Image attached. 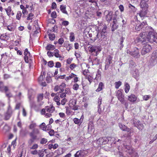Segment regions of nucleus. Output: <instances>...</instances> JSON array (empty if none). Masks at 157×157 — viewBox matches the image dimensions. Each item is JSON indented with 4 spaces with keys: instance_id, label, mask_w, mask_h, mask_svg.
<instances>
[{
    "instance_id": "58836bf2",
    "label": "nucleus",
    "mask_w": 157,
    "mask_h": 157,
    "mask_svg": "<svg viewBox=\"0 0 157 157\" xmlns=\"http://www.w3.org/2000/svg\"><path fill=\"white\" fill-rule=\"evenodd\" d=\"M21 16L22 13L21 12L19 11H18L17 12L16 15V19L18 20H20L21 19Z\"/></svg>"
},
{
    "instance_id": "de8ad7c7",
    "label": "nucleus",
    "mask_w": 157,
    "mask_h": 157,
    "mask_svg": "<svg viewBox=\"0 0 157 157\" xmlns=\"http://www.w3.org/2000/svg\"><path fill=\"white\" fill-rule=\"evenodd\" d=\"M38 155L39 157H43L44 155V151L43 150L39 151V152H38Z\"/></svg>"
},
{
    "instance_id": "4468645a",
    "label": "nucleus",
    "mask_w": 157,
    "mask_h": 157,
    "mask_svg": "<svg viewBox=\"0 0 157 157\" xmlns=\"http://www.w3.org/2000/svg\"><path fill=\"white\" fill-rule=\"evenodd\" d=\"M119 126L120 128L123 131H126L128 132L127 135L125 136L127 137L130 135L132 133V131L130 128H128L127 126L122 124L121 123H119Z\"/></svg>"
},
{
    "instance_id": "c756f323",
    "label": "nucleus",
    "mask_w": 157,
    "mask_h": 157,
    "mask_svg": "<svg viewBox=\"0 0 157 157\" xmlns=\"http://www.w3.org/2000/svg\"><path fill=\"white\" fill-rule=\"evenodd\" d=\"M101 71L99 69L98 70L95 79L97 80L101 79Z\"/></svg>"
},
{
    "instance_id": "0e129e2a",
    "label": "nucleus",
    "mask_w": 157,
    "mask_h": 157,
    "mask_svg": "<svg viewBox=\"0 0 157 157\" xmlns=\"http://www.w3.org/2000/svg\"><path fill=\"white\" fill-rule=\"evenodd\" d=\"M7 28L8 30H9L10 31H14L15 30V28L12 26H10L9 25L7 27Z\"/></svg>"
},
{
    "instance_id": "4be33fe9",
    "label": "nucleus",
    "mask_w": 157,
    "mask_h": 157,
    "mask_svg": "<svg viewBox=\"0 0 157 157\" xmlns=\"http://www.w3.org/2000/svg\"><path fill=\"white\" fill-rule=\"evenodd\" d=\"M134 126L136 127L139 130H142L143 128V124L140 123V121H138L134 123Z\"/></svg>"
},
{
    "instance_id": "37998d69",
    "label": "nucleus",
    "mask_w": 157,
    "mask_h": 157,
    "mask_svg": "<svg viewBox=\"0 0 157 157\" xmlns=\"http://www.w3.org/2000/svg\"><path fill=\"white\" fill-rule=\"evenodd\" d=\"M69 37L70 40L72 42L74 41L75 39V34L74 33H70V35Z\"/></svg>"
},
{
    "instance_id": "e2e57ef3",
    "label": "nucleus",
    "mask_w": 157,
    "mask_h": 157,
    "mask_svg": "<svg viewBox=\"0 0 157 157\" xmlns=\"http://www.w3.org/2000/svg\"><path fill=\"white\" fill-rule=\"evenodd\" d=\"M48 23L53 24L56 23V20L54 18L49 19L48 20Z\"/></svg>"
},
{
    "instance_id": "13d9d810",
    "label": "nucleus",
    "mask_w": 157,
    "mask_h": 157,
    "mask_svg": "<svg viewBox=\"0 0 157 157\" xmlns=\"http://www.w3.org/2000/svg\"><path fill=\"white\" fill-rule=\"evenodd\" d=\"M11 77L10 76V75L5 74L3 75V78L4 80H6L10 78Z\"/></svg>"
},
{
    "instance_id": "9d476101",
    "label": "nucleus",
    "mask_w": 157,
    "mask_h": 157,
    "mask_svg": "<svg viewBox=\"0 0 157 157\" xmlns=\"http://www.w3.org/2000/svg\"><path fill=\"white\" fill-rule=\"evenodd\" d=\"M59 146V144L56 143H55L53 140L49 141L47 144L48 148L50 150H52L56 149Z\"/></svg>"
},
{
    "instance_id": "a878e982",
    "label": "nucleus",
    "mask_w": 157,
    "mask_h": 157,
    "mask_svg": "<svg viewBox=\"0 0 157 157\" xmlns=\"http://www.w3.org/2000/svg\"><path fill=\"white\" fill-rule=\"evenodd\" d=\"M55 153L56 154L55 157H57L61 155L63 153V149L62 148H59L55 151Z\"/></svg>"
},
{
    "instance_id": "69168bd1",
    "label": "nucleus",
    "mask_w": 157,
    "mask_h": 157,
    "mask_svg": "<svg viewBox=\"0 0 157 157\" xmlns=\"http://www.w3.org/2000/svg\"><path fill=\"white\" fill-rule=\"evenodd\" d=\"M60 94L59 95V97L62 98H65L66 97V95L64 92H63L61 93H60Z\"/></svg>"
},
{
    "instance_id": "5701e85b",
    "label": "nucleus",
    "mask_w": 157,
    "mask_h": 157,
    "mask_svg": "<svg viewBox=\"0 0 157 157\" xmlns=\"http://www.w3.org/2000/svg\"><path fill=\"white\" fill-rule=\"evenodd\" d=\"M64 47L66 48L67 51H69L73 48V45L69 43L68 42H65L64 44Z\"/></svg>"
},
{
    "instance_id": "bb28decb",
    "label": "nucleus",
    "mask_w": 157,
    "mask_h": 157,
    "mask_svg": "<svg viewBox=\"0 0 157 157\" xmlns=\"http://www.w3.org/2000/svg\"><path fill=\"white\" fill-rule=\"evenodd\" d=\"M104 87V85L103 82H99L98 84V88L95 90L97 92H99L100 91L103 89V88Z\"/></svg>"
},
{
    "instance_id": "f03ea898",
    "label": "nucleus",
    "mask_w": 157,
    "mask_h": 157,
    "mask_svg": "<svg viewBox=\"0 0 157 157\" xmlns=\"http://www.w3.org/2000/svg\"><path fill=\"white\" fill-rule=\"evenodd\" d=\"M55 110V108L53 105L47 106L42 109L41 113V114L44 115L46 118H48L52 116V115L51 113H53Z\"/></svg>"
},
{
    "instance_id": "f8f14e48",
    "label": "nucleus",
    "mask_w": 157,
    "mask_h": 157,
    "mask_svg": "<svg viewBox=\"0 0 157 157\" xmlns=\"http://www.w3.org/2000/svg\"><path fill=\"white\" fill-rule=\"evenodd\" d=\"M89 36L90 38V40L93 41H95L97 39H98V31L92 32L89 33Z\"/></svg>"
},
{
    "instance_id": "a211bd4d",
    "label": "nucleus",
    "mask_w": 157,
    "mask_h": 157,
    "mask_svg": "<svg viewBox=\"0 0 157 157\" xmlns=\"http://www.w3.org/2000/svg\"><path fill=\"white\" fill-rule=\"evenodd\" d=\"M76 101L75 100L72 101V102H70L69 104V107H71L74 111L77 110L78 109L79 106L76 105Z\"/></svg>"
},
{
    "instance_id": "aec40b11",
    "label": "nucleus",
    "mask_w": 157,
    "mask_h": 157,
    "mask_svg": "<svg viewBox=\"0 0 157 157\" xmlns=\"http://www.w3.org/2000/svg\"><path fill=\"white\" fill-rule=\"evenodd\" d=\"M84 116L83 115H82L80 118L78 119L77 118H74L73 121L74 123L78 125L79 126L83 122Z\"/></svg>"
},
{
    "instance_id": "7ed1b4c3",
    "label": "nucleus",
    "mask_w": 157,
    "mask_h": 157,
    "mask_svg": "<svg viewBox=\"0 0 157 157\" xmlns=\"http://www.w3.org/2000/svg\"><path fill=\"white\" fill-rule=\"evenodd\" d=\"M142 9L138 13H137L136 15L134 17V19L136 20L137 22H140V20H143L147 14L148 9L141 8Z\"/></svg>"
},
{
    "instance_id": "052dcab7",
    "label": "nucleus",
    "mask_w": 157,
    "mask_h": 157,
    "mask_svg": "<svg viewBox=\"0 0 157 157\" xmlns=\"http://www.w3.org/2000/svg\"><path fill=\"white\" fill-rule=\"evenodd\" d=\"M122 104H124L125 109L126 110L128 109V102L125 101V100H124V102L123 103H121Z\"/></svg>"
},
{
    "instance_id": "dca6fc26",
    "label": "nucleus",
    "mask_w": 157,
    "mask_h": 157,
    "mask_svg": "<svg viewBox=\"0 0 157 157\" xmlns=\"http://www.w3.org/2000/svg\"><path fill=\"white\" fill-rule=\"evenodd\" d=\"M147 25V22L146 21H144L142 22L136 23V25L135 29L137 31H140L144 26Z\"/></svg>"
},
{
    "instance_id": "09e8293b",
    "label": "nucleus",
    "mask_w": 157,
    "mask_h": 157,
    "mask_svg": "<svg viewBox=\"0 0 157 157\" xmlns=\"http://www.w3.org/2000/svg\"><path fill=\"white\" fill-rule=\"evenodd\" d=\"M77 65L75 63H72L70 65L69 67L71 70H73L74 69L77 67Z\"/></svg>"
},
{
    "instance_id": "423d86ee",
    "label": "nucleus",
    "mask_w": 157,
    "mask_h": 157,
    "mask_svg": "<svg viewBox=\"0 0 157 157\" xmlns=\"http://www.w3.org/2000/svg\"><path fill=\"white\" fill-rule=\"evenodd\" d=\"M88 50L91 53L95 52V56H97L98 53L101 51V46L90 45L88 47Z\"/></svg>"
},
{
    "instance_id": "e433bc0d",
    "label": "nucleus",
    "mask_w": 157,
    "mask_h": 157,
    "mask_svg": "<svg viewBox=\"0 0 157 157\" xmlns=\"http://www.w3.org/2000/svg\"><path fill=\"white\" fill-rule=\"evenodd\" d=\"M40 128L43 131H46V126L45 124L44 123H42L39 126Z\"/></svg>"
},
{
    "instance_id": "cd10ccee",
    "label": "nucleus",
    "mask_w": 157,
    "mask_h": 157,
    "mask_svg": "<svg viewBox=\"0 0 157 157\" xmlns=\"http://www.w3.org/2000/svg\"><path fill=\"white\" fill-rule=\"evenodd\" d=\"M60 10L63 13L67 14L68 13L66 10V6L63 5H60Z\"/></svg>"
},
{
    "instance_id": "c9c22d12",
    "label": "nucleus",
    "mask_w": 157,
    "mask_h": 157,
    "mask_svg": "<svg viewBox=\"0 0 157 157\" xmlns=\"http://www.w3.org/2000/svg\"><path fill=\"white\" fill-rule=\"evenodd\" d=\"M125 92L126 93H127L129 92L130 89V86L128 83H126L125 84Z\"/></svg>"
},
{
    "instance_id": "79ce46f5",
    "label": "nucleus",
    "mask_w": 157,
    "mask_h": 157,
    "mask_svg": "<svg viewBox=\"0 0 157 157\" xmlns=\"http://www.w3.org/2000/svg\"><path fill=\"white\" fill-rule=\"evenodd\" d=\"M121 82L120 81L115 82V88L117 89H118L119 87L121 85Z\"/></svg>"
},
{
    "instance_id": "c03bdc74",
    "label": "nucleus",
    "mask_w": 157,
    "mask_h": 157,
    "mask_svg": "<svg viewBox=\"0 0 157 157\" xmlns=\"http://www.w3.org/2000/svg\"><path fill=\"white\" fill-rule=\"evenodd\" d=\"M44 94H40L38 95L37 96V101H41L43 98Z\"/></svg>"
},
{
    "instance_id": "f257e3e1",
    "label": "nucleus",
    "mask_w": 157,
    "mask_h": 157,
    "mask_svg": "<svg viewBox=\"0 0 157 157\" xmlns=\"http://www.w3.org/2000/svg\"><path fill=\"white\" fill-rule=\"evenodd\" d=\"M40 131L37 129H34L32 131L29 133V136L30 138L28 140V146H31L33 143L35 142V141L37 140V135L39 134Z\"/></svg>"
},
{
    "instance_id": "6ab92c4d",
    "label": "nucleus",
    "mask_w": 157,
    "mask_h": 157,
    "mask_svg": "<svg viewBox=\"0 0 157 157\" xmlns=\"http://www.w3.org/2000/svg\"><path fill=\"white\" fill-rule=\"evenodd\" d=\"M149 0H141L140 3V8L148 9V7L147 2Z\"/></svg>"
},
{
    "instance_id": "393cba45",
    "label": "nucleus",
    "mask_w": 157,
    "mask_h": 157,
    "mask_svg": "<svg viewBox=\"0 0 157 157\" xmlns=\"http://www.w3.org/2000/svg\"><path fill=\"white\" fill-rule=\"evenodd\" d=\"M128 100L129 101L132 102H135L137 99L136 96L134 94H131L128 96Z\"/></svg>"
},
{
    "instance_id": "1a4fd4ad",
    "label": "nucleus",
    "mask_w": 157,
    "mask_h": 157,
    "mask_svg": "<svg viewBox=\"0 0 157 157\" xmlns=\"http://www.w3.org/2000/svg\"><path fill=\"white\" fill-rule=\"evenodd\" d=\"M105 13L106 14L105 16V20L109 22L115 17L113 12L111 11L106 10L105 11Z\"/></svg>"
},
{
    "instance_id": "603ef678",
    "label": "nucleus",
    "mask_w": 157,
    "mask_h": 157,
    "mask_svg": "<svg viewBox=\"0 0 157 157\" xmlns=\"http://www.w3.org/2000/svg\"><path fill=\"white\" fill-rule=\"evenodd\" d=\"M64 40L63 38L62 37L60 38L58 40V43L59 44L62 45L64 43Z\"/></svg>"
},
{
    "instance_id": "49530a36",
    "label": "nucleus",
    "mask_w": 157,
    "mask_h": 157,
    "mask_svg": "<svg viewBox=\"0 0 157 157\" xmlns=\"http://www.w3.org/2000/svg\"><path fill=\"white\" fill-rule=\"evenodd\" d=\"M24 59L25 62L26 63H28L29 62V59L30 57V55H24Z\"/></svg>"
},
{
    "instance_id": "2f4dec72",
    "label": "nucleus",
    "mask_w": 157,
    "mask_h": 157,
    "mask_svg": "<svg viewBox=\"0 0 157 157\" xmlns=\"http://www.w3.org/2000/svg\"><path fill=\"white\" fill-rule=\"evenodd\" d=\"M59 51L58 49H55L54 51V56L57 58H61L62 56L61 55L59 54Z\"/></svg>"
},
{
    "instance_id": "c85d7f7f",
    "label": "nucleus",
    "mask_w": 157,
    "mask_h": 157,
    "mask_svg": "<svg viewBox=\"0 0 157 157\" xmlns=\"http://www.w3.org/2000/svg\"><path fill=\"white\" fill-rule=\"evenodd\" d=\"M56 48L55 46L52 44H48L46 47L47 50L52 51L54 50Z\"/></svg>"
},
{
    "instance_id": "6e6d98bb",
    "label": "nucleus",
    "mask_w": 157,
    "mask_h": 157,
    "mask_svg": "<svg viewBox=\"0 0 157 157\" xmlns=\"http://www.w3.org/2000/svg\"><path fill=\"white\" fill-rule=\"evenodd\" d=\"M33 16L34 15L33 14L30 13L29 14L26 19L27 20H32L33 18Z\"/></svg>"
},
{
    "instance_id": "774afa93",
    "label": "nucleus",
    "mask_w": 157,
    "mask_h": 157,
    "mask_svg": "<svg viewBox=\"0 0 157 157\" xmlns=\"http://www.w3.org/2000/svg\"><path fill=\"white\" fill-rule=\"evenodd\" d=\"M54 65V63L53 61H50L48 62V66L50 67H52Z\"/></svg>"
},
{
    "instance_id": "6e6552de",
    "label": "nucleus",
    "mask_w": 157,
    "mask_h": 157,
    "mask_svg": "<svg viewBox=\"0 0 157 157\" xmlns=\"http://www.w3.org/2000/svg\"><path fill=\"white\" fill-rule=\"evenodd\" d=\"M66 85L65 83L62 82L59 85H56L55 86L54 90L55 92H58L59 93H61L64 92V88Z\"/></svg>"
},
{
    "instance_id": "f704fd0d",
    "label": "nucleus",
    "mask_w": 157,
    "mask_h": 157,
    "mask_svg": "<svg viewBox=\"0 0 157 157\" xmlns=\"http://www.w3.org/2000/svg\"><path fill=\"white\" fill-rule=\"evenodd\" d=\"M85 78L86 79H87L88 80L89 82V84L90 85L93 80V77L90 75H89L86 77H85Z\"/></svg>"
},
{
    "instance_id": "4c0bfd02",
    "label": "nucleus",
    "mask_w": 157,
    "mask_h": 157,
    "mask_svg": "<svg viewBox=\"0 0 157 157\" xmlns=\"http://www.w3.org/2000/svg\"><path fill=\"white\" fill-rule=\"evenodd\" d=\"M49 39L51 40H53L55 38V35L54 33L48 34Z\"/></svg>"
},
{
    "instance_id": "338daca9",
    "label": "nucleus",
    "mask_w": 157,
    "mask_h": 157,
    "mask_svg": "<svg viewBox=\"0 0 157 157\" xmlns=\"http://www.w3.org/2000/svg\"><path fill=\"white\" fill-rule=\"evenodd\" d=\"M51 16L53 18H55L57 17V15L56 12L53 11L52 12L51 14Z\"/></svg>"
},
{
    "instance_id": "a19ab883",
    "label": "nucleus",
    "mask_w": 157,
    "mask_h": 157,
    "mask_svg": "<svg viewBox=\"0 0 157 157\" xmlns=\"http://www.w3.org/2000/svg\"><path fill=\"white\" fill-rule=\"evenodd\" d=\"M12 111L11 110V106L9 105L8 108V111L7 112V113L8 114V116L9 117H10L11 115L12 114Z\"/></svg>"
},
{
    "instance_id": "39448f33",
    "label": "nucleus",
    "mask_w": 157,
    "mask_h": 157,
    "mask_svg": "<svg viewBox=\"0 0 157 157\" xmlns=\"http://www.w3.org/2000/svg\"><path fill=\"white\" fill-rule=\"evenodd\" d=\"M127 53L136 58H139L140 56L139 50L136 47L133 48L131 51L127 50Z\"/></svg>"
},
{
    "instance_id": "680f3d73",
    "label": "nucleus",
    "mask_w": 157,
    "mask_h": 157,
    "mask_svg": "<svg viewBox=\"0 0 157 157\" xmlns=\"http://www.w3.org/2000/svg\"><path fill=\"white\" fill-rule=\"evenodd\" d=\"M139 75V72L138 71H137L136 72V71H135V73H133V76L136 79L138 78Z\"/></svg>"
},
{
    "instance_id": "5fc2aeb1",
    "label": "nucleus",
    "mask_w": 157,
    "mask_h": 157,
    "mask_svg": "<svg viewBox=\"0 0 157 157\" xmlns=\"http://www.w3.org/2000/svg\"><path fill=\"white\" fill-rule=\"evenodd\" d=\"M48 140L47 139L43 138L41 139L40 141V144H46Z\"/></svg>"
},
{
    "instance_id": "864d4df0",
    "label": "nucleus",
    "mask_w": 157,
    "mask_h": 157,
    "mask_svg": "<svg viewBox=\"0 0 157 157\" xmlns=\"http://www.w3.org/2000/svg\"><path fill=\"white\" fill-rule=\"evenodd\" d=\"M38 147V145L37 144H33L31 147H30V149H36Z\"/></svg>"
},
{
    "instance_id": "7c9ffc66",
    "label": "nucleus",
    "mask_w": 157,
    "mask_h": 157,
    "mask_svg": "<svg viewBox=\"0 0 157 157\" xmlns=\"http://www.w3.org/2000/svg\"><path fill=\"white\" fill-rule=\"evenodd\" d=\"M60 98L58 96H56L53 98V100L56 103L57 105L59 106L60 105Z\"/></svg>"
},
{
    "instance_id": "8fccbe9b",
    "label": "nucleus",
    "mask_w": 157,
    "mask_h": 157,
    "mask_svg": "<svg viewBox=\"0 0 157 157\" xmlns=\"http://www.w3.org/2000/svg\"><path fill=\"white\" fill-rule=\"evenodd\" d=\"M67 102V99L66 98H63L61 101L60 105H64Z\"/></svg>"
},
{
    "instance_id": "72a5a7b5",
    "label": "nucleus",
    "mask_w": 157,
    "mask_h": 157,
    "mask_svg": "<svg viewBox=\"0 0 157 157\" xmlns=\"http://www.w3.org/2000/svg\"><path fill=\"white\" fill-rule=\"evenodd\" d=\"M5 11L6 12L7 15L8 16H10L11 12L12 11L11 7L10 6H8L7 8L5 9Z\"/></svg>"
},
{
    "instance_id": "4d7b16f0",
    "label": "nucleus",
    "mask_w": 157,
    "mask_h": 157,
    "mask_svg": "<svg viewBox=\"0 0 157 157\" xmlns=\"http://www.w3.org/2000/svg\"><path fill=\"white\" fill-rule=\"evenodd\" d=\"M93 62L95 63V64L98 65L100 63V60L99 59L96 57L95 58V59L94 60Z\"/></svg>"
},
{
    "instance_id": "f3484780",
    "label": "nucleus",
    "mask_w": 157,
    "mask_h": 157,
    "mask_svg": "<svg viewBox=\"0 0 157 157\" xmlns=\"http://www.w3.org/2000/svg\"><path fill=\"white\" fill-rule=\"evenodd\" d=\"M108 142V139L106 137L100 138L97 141V143L101 145L105 144L107 143Z\"/></svg>"
},
{
    "instance_id": "b1692460",
    "label": "nucleus",
    "mask_w": 157,
    "mask_h": 157,
    "mask_svg": "<svg viewBox=\"0 0 157 157\" xmlns=\"http://www.w3.org/2000/svg\"><path fill=\"white\" fill-rule=\"evenodd\" d=\"M73 109L70 107H67L66 108V113L67 115H73L75 114V112L72 111Z\"/></svg>"
},
{
    "instance_id": "3c124183",
    "label": "nucleus",
    "mask_w": 157,
    "mask_h": 157,
    "mask_svg": "<svg viewBox=\"0 0 157 157\" xmlns=\"http://www.w3.org/2000/svg\"><path fill=\"white\" fill-rule=\"evenodd\" d=\"M36 126L35 123H32L29 126V128L30 129H32L34 128Z\"/></svg>"
},
{
    "instance_id": "0eeeda50",
    "label": "nucleus",
    "mask_w": 157,
    "mask_h": 157,
    "mask_svg": "<svg viewBox=\"0 0 157 157\" xmlns=\"http://www.w3.org/2000/svg\"><path fill=\"white\" fill-rule=\"evenodd\" d=\"M106 26H104L102 30L98 33V40L101 41L103 40L107 35Z\"/></svg>"
},
{
    "instance_id": "ea45409f",
    "label": "nucleus",
    "mask_w": 157,
    "mask_h": 157,
    "mask_svg": "<svg viewBox=\"0 0 157 157\" xmlns=\"http://www.w3.org/2000/svg\"><path fill=\"white\" fill-rule=\"evenodd\" d=\"M79 88V85L77 83H75V84L73 85L72 88L75 90H78Z\"/></svg>"
},
{
    "instance_id": "bf43d9fd",
    "label": "nucleus",
    "mask_w": 157,
    "mask_h": 157,
    "mask_svg": "<svg viewBox=\"0 0 157 157\" xmlns=\"http://www.w3.org/2000/svg\"><path fill=\"white\" fill-rule=\"evenodd\" d=\"M117 24H113L112 26V31H114L115 29L117 28L118 25Z\"/></svg>"
},
{
    "instance_id": "9b49d317",
    "label": "nucleus",
    "mask_w": 157,
    "mask_h": 157,
    "mask_svg": "<svg viewBox=\"0 0 157 157\" xmlns=\"http://www.w3.org/2000/svg\"><path fill=\"white\" fill-rule=\"evenodd\" d=\"M152 48L151 46L148 44L144 45L141 50V54L142 55H144L149 52Z\"/></svg>"
},
{
    "instance_id": "20e7f679",
    "label": "nucleus",
    "mask_w": 157,
    "mask_h": 157,
    "mask_svg": "<svg viewBox=\"0 0 157 157\" xmlns=\"http://www.w3.org/2000/svg\"><path fill=\"white\" fill-rule=\"evenodd\" d=\"M147 33L145 32L140 33L136 39V41L138 43H141L143 44L147 43Z\"/></svg>"
},
{
    "instance_id": "412c9836",
    "label": "nucleus",
    "mask_w": 157,
    "mask_h": 157,
    "mask_svg": "<svg viewBox=\"0 0 157 157\" xmlns=\"http://www.w3.org/2000/svg\"><path fill=\"white\" fill-rule=\"evenodd\" d=\"M85 153L84 150H80L77 151L75 155V157H84Z\"/></svg>"
},
{
    "instance_id": "ddd939ff",
    "label": "nucleus",
    "mask_w": 157,
    "mask_h": 157,
    "mask_svg": "<svg viewBox=\"0 0 157 157\" xmlns=\"http://www.w3.org/2000/svg\"><path fill=\"white\" fill-rule=\"evenodd\" d=\"M156 34L157 33L151 31L149 32L147 34V37L148 40L147 42H152L154 41Z\"/></svg>"
},
{
    "instance_id": "2eb2a0df",
    "label": "nucleus",
    "mask_w": 157,
    "mask_h": 157,
    "mask_svg": "<svg viewBox=\"0 0 157 157\" xmlns=\"http://www.w3.org/2000/svg\"><path fill=\"white\" fill-rule=\"evenodd\" d=\"M116 96L121 103H123L124 102V97L121 91L118 90L116 92Z\"/></svg>"
},
{
    "instance_id": "a18cd8bd",
    "label": "nucleus",
    "mask_w": 157,
    "mask_h": 157,
    "mask_svg": "<svg viewBox=\"0 0 157 157\" xmlns=\"http://www.w3.org/2000/svg\"><path fill=\"white\" fill-rule=\"evenodd\" d=\"M64 93L66 94L70 95L71 94V91L70 89L69 88H67L65 89Z\"/></svg>"
},
{
    "instance_id": "473e14b6",
    "label": "nucleus",
    "mask_w": 157,
    "mask_h": 157,
    "mask_svg": "<svg viewBox=\"0 0 157 157\" xmlns=\"http://www.w3.org/2000/svg\"><path fill=\"white\" fill-rule=\"evenodd\" d=\"M106 63L110 64L112 63V57L110 55L109 56L106 60Z\"/></svg>"
}]
</instances>
